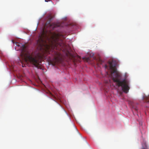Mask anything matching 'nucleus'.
<instances>
[{
    "mask_svg": "<svg viewBox=\"0 0 149 149\" xmlns=\"http://www.w3.org/2000/svg\"><path fill=\"white\" fill-rule=\"evenodd\" d=\"M52 18L51 15L49 16L44 29L39 36L37 41L38 48L42 51H52L54 52V59L56 62H59L62 59V56L59 52L55 50H61L63 51H66L68 46L61 39L65 38L63 35L51 31L55 28L61 26L60 23L51 24Z\"/></svg>",
    "mask_w": 149,
    "mask_h": 149,
    "instance_id": "f257e3e1",
    "label": "nucleus"
},
{
    "mask_svg": "<svg viewBox=\"0 0 149 149\" xmlns=\"http://www.w3.org/2000/svg\"><path fill=\"white\" fill-rule=\"evenodd\" d=\"M13 43L16 45L17 46L19 47V49L21 51L20 56L26 62L29 61L33 64L36 67L38 68H40L39 66V59L41 57L40 53H38L35 56H31L28 54L26 50V46L25 45H23L21 43L16 42L12 40Z\"/></svg>",
    "mask_w": 149,
    "mask_h": 149,
    "instance_id": "f03ea898",
    "label": "nucleus"
},
{
    "mask_svg": "<svg viewBox=\"0 0 149 149\" xmlns=\"http://www.w3.org/2000/svg\"><path fill=\"white\" fill-rule=\"evenodd\" d=\"M109 69L111 70V75L113 81L118 87L121 86L123 92L127 93L130 88L129 81L127 79H121V76L114 68L112 62H109Z\"/></svg>",
    "mask_w": 149,
    "mask_h": 149,
    "instance_id": "7ed1b4c3",
    "label": "nucleus"
},
{
    "mask_svg": "<svg viewBox=\"0 0 149 149\" xmlns=\"http://www.w3.org/2000/svg\"><path fill=\"white\" fill-rule=\"evenodd\" d=\"M141 149H149L148 146L146 141H144L142 144Z\"/></svg>",
    "mask_w": 149,
    "mask_h": 149,
    "instance_id": "20e7f679",
    "label": "nucleus"
},
{
    "mask_svg": "<svg viewBox=\"0 0 149 149\" xmlns=\"http://www.w3.org/2000/svg\"><path fill=\"white\" fill-rule=\"evenodd\" d=\"M132 108L133 110H134L135 111L137 112L138 111V107L136 104H133L132 105Z\"/></svg>",
    "mask_w": 149,
    "mask_h": 149,
    "instance_id": "39448f33",
    "label": "nucleus"
},
{
    "mask_svg": "<svg viewBox=\"0 0 149 149\" xmlns=\"http://www.w3.org/2000/svg\"><path fill=\"white\" fill-rule=\"evenodd\" d=\"M143 100L149 103V95L148 96H146L143 98Z\"/></svg>",
    "mask_w": 149,
    "mask_h": 149,
    "instance_id": "423d86ee",
    "label": "nucleus"
},
{
    "mask_svg": "<svg viewBox=\"0 0 149 149\" xmlns=\"http://www.w3.org/2000/svg\"><path fill=\"white\" fill-rule=\"evenodd\" d=\"M50 97H51L53 100L55 101V99L56 98V97L51 93H50Z\"/></svg>",
    "mask_w": 149,
    "mask_h": 149,
    "instance_id": "0eeeda50",
    "label": "nucleus"
},
{
    "mask_svg": "<svg viewBox=\"0 0 149 149\" xmlns=\"http://www.w3.org/2000/svg\"><path fill=\"white\" fill-rule=\"evenodd\" d=\"M98 63L100 64H102L103 62V61L101 60L100 59H98Z\"/></svg>",
    "mask_w": 149,
    "mask_h": 149,
    "instance_id": "6e6552de",
    "label": "nucleus"
},
{
    "mask_svg": "<svg viewBox=\"0 0 149 149\" xmlns=\"http://www.w3.org/2000/svg\"><path fill=\"white\" fill-rule=\"evenodd\" d=\"M105 67L106 69H107L108 68V66L107 65H105Z\"/></svg>",
    "mask_w": 149,
    "mask_h": 149,
    "instance_id": "1a4fd4ad",
    "label": "nucleus"
},
{
    "mask_svg": "<svg viewBox=\"0 0 149 149\" xmlns=\"http://www.w3.org/2000/svg\"><path fill=\"white\" fill-rule=\"evenodd\" d=\"M45 1L46 2H48V1H49L50 0H45Z\"/></svg>",
    "mask_w": 149,
    "mask_h": 149,
    "instance_id": "9d476101",
    "label": "nucleus"
},
{
    "mask_svg": "<svg viewBox=\"0 0 149 149\" xmlns=\"http://www.w3.org/2000/svg\"><path fill=\"white\" fill-rule=\"evenodd\" d=\"M22 67H24V66H23V65H22Z\"/></svg>",
    "mask_w": 149,
    "mask_h": 149,
    "instance_id": "9b49d317",
    "label": "nucleus"
}]
</instances>
